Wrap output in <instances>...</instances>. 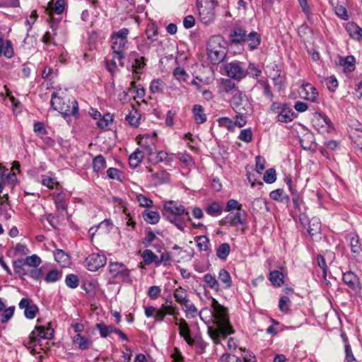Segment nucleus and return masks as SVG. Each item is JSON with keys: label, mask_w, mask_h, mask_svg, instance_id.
<instances>
[{"label": "nucleus", "mask_w": 362, "mask_h": 362, "mask_svg": "<svg viewBox=\"0 0 362 362\" xmlns=\"http://www.w3.org/2000/svg\"><path fill=\"white\" fill-rule=\"evenodd\" d=\"M211 307L215 321L212 326H208L207 333L213 341L218 344L220 343L221 338L226 339L234 331L229 322L228 309L214 298L212 300Z\"/></svg>", "instance_id": "obj_1"}, {"label": "nucleus", "mask_w": 362, "mask_h": 362, "mask_svg": "<svg viewBox=\"0 0 362 362\" xmlns=\"http://www.w3.org/2000/svg\"><path fill=\"white\" fill-rule=\"evenodd\" d=\"M207 57L214 65L221 63L227 54L226 42L221 35L211 36L206 44Z\"/></svg>", "instance_id": "obj_2"}, {"label": "nucleus", "mask_w": 362, "mask_h": 362, "mask_svg": "<svg viewBox=\"0 0 362 362\" xmlns=\"http://www.w3.org/2000/svg\"><path fill=\"white\" fill-rule=\"evenodd\" d=\"M50 103L53 109L59 112L64 118L70 115L78 117V104L76 100L62 98L58 96L56 93H53Z\"/></svg>", "instance_id": "obj_3"}, {"label": "nucleus", "mask_w": 362, "mask_h": 362, "mask_svg": "<svg viewBox=\"0 0 362 362\" xmlns=\"http://www.w3.org/2000/svg\"><path fill=\"white\" fill-rule=\"evenodd\" d=\"M129 33V30L124 28L113 33L111 37L112 49L115 55L117 56L118 63L121 66H124V50L128 42L127 35Z\"/></svg>", "instance_id": "obj_4"}, {"label": "nucleus", "mask_w": 362, "mask_h": 362, "mask_svg": "<svg viewBox=\"0 0 362 362\" xmlns=\"http://www.w3.org/2000/svg\"><path fill=\"white\" fill-rule=\"evenodd\" d=\"M230 105L236 113L240 115H250L253 110L248 98L239 90H235L232 93Z\"/></svg>", "instance_id": "obj_5"}, {"label": "nucleus", "mask_w": 362, "mask_h": 362, "mask_svg": "<svg viewBox=\"0 0 362 362\" xmlns=\"http://www.w3.org/2000/svg\"><path fill=\"white\" fill-rule=\"evenodd\" d=\"M53 337L54 329L50 326L36 325L24 345L30 349L39 344L41 339H51Z\"/></svg>", "instance_id": "obj_6"}, {"label": "nucleus", "mask_w": 362, "mask_h": 362, "mask_svg": "<svg viewBox=\"0 0 362 362\" xmlns=\"http://www.w3.org/2000/svg\"><path fill=\"white\" fill-rule=\"evenodd\" d=\"M227 2L228 0H209L206 1L204 5L198 6L200 21L206 25L212 23L215 19L216 6L221 3L224 6Z\"/></svg>", "instance_id": "obj_7"}, {"label": "nucleus", "mask_w": 362, "mask_h": 362, "mask_svg": "<svg viewBox=\"0 0 362 362\" xmlns=\"http://www.w3.org/2000/svg\"><path fill=\"white\" fill-rule=\"evenodd\" d=\"M167 214L170 216H181L185 214L187 216V220L191 221L189 216V211L186 210L182 204H179L177 202L169 200L164 203L163 215Z\"/></svg>", "instance_id": "obj_8"}, {"label": "nucleus", "mask_w": 362, "mask_h": 362, "mask_svg": "<svg viewBox=\"0 0 362 362\" xmlns=\"http://www.w3.org/2000/svg\"><path fill=\"white\" fill-rule=\"evenodd\" d=\"M107 262V258L103 254L93 253L87 257L85 263L89 271L95 272L103 267Z\"/></svg>", "instance_id": "obj_9"}, {"label": "nucleus", "mask_w": 362, "mask_h": 362, "mask_svg": "<svg viewBox=\"0 0 362 362\" xmlns=\"http://www.w3.org/2000/svg\"><path fill=\"white\" fill-rule=\"evenodd\" d=\"M243 63L239 62H230L226 66L228 76L235 80L240 81L247 75Z\"/></svg>", "instance_id": "obj_10"}, {"label": "nucleus", "mask_w": 362, "mask_h": 362, "mask_svg": "<svg viewBox=\"0 0 362 362\" xmlns=\"http://www.w3.org/2000/svg\"><path fill=\"white\" fill-rule=\"evenodd\" d=\"M19 308L24 310V315L27 319H34L39 311L38 307L31 299L23 298L18 304Z\"/></svg>", "instance_id": "obj_11"}, {"label": "nucleus", "mask_w": 362, "mask_h": 362, "mask_svg": "<svg viewBox=\"0 0 362 362\" xmlns=\"http://www.w3.org/2000/svg\"><path fill=\"white\" fill-rule=\"evenodd\" d=\"M175 325L179 327V334L185 341L189 346L194 344V340L191 337V330L189 327L187 322L184 319H178L177 317H174Z\"/></svg>", "instance_id": "obj_12"}, {"label": "nucleus", "mask_w": 362, "mask_h": 362, "mask_svg": "<svg viewBox=\"0 0 362 362\" xmlns=\"http://www.w3.org/2000/svg\"><path fill=\"white\" fill-rule=\"evenodd\" d=\"M176 314L177 307L172 305V302H170V305L163 304L159 309H156L154 318L157 322H162L167 315H173L175 317H177Z\"/></svg>", "instance_id": "obj_13"}, {"label": "nucleus", "mask_w": 362, "mask_h": 362, "mask_svg": "<svg viewBox=\"0 0 362 362\" xmlns=\"http://www.w3.org/2000/svg\"><path fill=\"white\" fill-rule=\"evenodd\" d=\"M109 272L113 278L122 276L128 278L129 276V270L123 264L118 262H111L108 266Z\"/></svg>", "instance_id": "obj_14"}, {"label": "nucleus", "mask_w": 362, "mask_h": 362, "mask_svg": "<svg viewBox=\"0 0 362 362\" xmlns=\"http://www.w3.org/2000/svg\"><path fill=\"white\" fill-rule=\"evenodd\" d=\"M346 240L349 241L351 252L355 257L362 255V244L359 237L356 234L349 233L346 236Z\"/></svg>", "instance_id": "obj_15"}, {"label": "nucleus", "mask_w": 362, "mask_h": 362, "mask_svg": "<svg viewBox=\"0 0 362 362\" xmlns=\"http://www.w3.org/2000/svg\"><path fill=\"white\" fill-rule=\"evenodd\" d=\"M286 275V273L282 270H273L269 272V280L273 286L280 287L284 284Z\"/></svg>", "instance_id": "obj_16"}, {"label": "nucleus", "mask_w": 362, "mask_h": 362, "mask_svg": "<svg viewBox=\"0 0 362 362\" xmlns=\"http://www.w3.org/2000/svg\"><path fill=\"white\" fill-rule=\"evenodd\" d=\"M343 281L354 291H357L360 288L359 279L352 272H347L343 274Z\"/></svg>", "instance_id": "obj_17"}, {"label": "nucleus", "mask_w": 362, "mask_h": 362, "mask_svg": "<svg viewBox=\"0 0 362 362\" xmlns=\"http://www.w3.org/2000/svg\"><path fill=\"white\" fill-rule=\"evenodd\" d=\"M73 342L81 350H87L93 344V341L90 339L79 333L74 337Z\"/></svg>", "instance_id": "obj_18"}, {"label": "nucleus", "mask_w": 362, "mask_h": 362, "mask_svg": "<svg viewBox=\"0 0 362 362\" xmlns=\"http://www.w3.org/2000/svg\"><path fill=\"white\" fill-rule=\"evenodd\" d=\"M346 30L352 39L362 40V28L356 23L349 22L346 24Z\"/></svg>", "instance_id": "obj_19"}, {"label": "nucleus", "mask_w": 362, "mask_h": 362, "mask_svg": "<svg viewBox=\"0 0 362 362\" xmlns=\"http://www.w3.org/2000/svg\"><path fill=\"white\" fill-rule=\"evenodd\" d=\"M4 54L6 58L10 59L13 55L12 43L8 40H4L0 37V57Z\"/></svg>", "instance_id": "obj_20"}, {"label": "nucleus", "mask_w": 362, "mask_h": 362, "mask_svg": "<svg viewBox=\"0 0 362 362\" xmlns=\"http://www.w3.org/2000/svg\"><path fill=\"white\" fill-rule=\"evenodd\" d=\"M54 259L63 267H68L71 263L70 256L65 251L57 249L54 252Z\"/></svg>", "instance_id": "obj_21"}, {"label": "nucleus", "mask_w": 362, "mask_h": 362, "mask_svg": "<svg viewBox=\"0 0 362 362\" xmlns=\"http://www.w3.org/2000/svg\"><path fill=\"white\" fill-rule=\"evenodd\" d=\"M294 116L295 112L286 105L281 112L276 115V119L280 122L288 123L293 119Z\"/></svg>", "instance_id": "obj_22"}, {"label": "nucleus", "mask_w": 362, "mask_h": 362, "mask_svg": "<svg viewBox=\"0 0 362 362\" xmlns=\"http://www.w3.org/2000/svg\"><path fill=\"white\" fill-rule=\"evenodd\" d=\"M250 50L257 49L261 43V36L257 32L252 31L246 35V41Z\"/></svg>", "instance_id": "obj_23"}, {"label": "nucleus", "mask_w": 362, "mask_h": 362, "mask_svg": "<svg viewBox=\"0 0 362 362\" xmlns=\"http://www.w3.org/2000/svg\"><path fill=\"white\" fill-rule=\"evenodd\" d=\"M303 91L305 92V99L311 102H317L318 92L316 88L310 83L302 85Z\"/></svg>", "instance_id": "obj_24"}, {"label": "nucleus", "mask_w": 362, "mask_h": 362, "mask_svg": "<svg viewBox=\"0 0 362 362\" xmlns=\"http://www.w3.org/2000/svg\"><path fill=\"white\" fill-rule=\"evenodd\" d=\"M192 113L197 124H203L206 121V115L204 113V107L201 105H194L192 108Z\"/></svg>", "instance_id": "obj_25"}, {"label": "nucleus", "mask_w": 362, "mask_h": 362, "mask_svg": "<svg viewBox=\"0 0 362 362\" xmlns=\"http://www.w3.org/2000/svg\"><path fill=\"white\" fill-rule=\"evenodd\" d=\"M246 31L240 28H235L230 34V40L233 43L240 44L246 41Z\"/></svg>", "instance_id": "obj_26"}, {"label": "nucleus", "mask_w": 362, "mask_h": 362, "mask_svg": "<svg viewBox=\"0 0 362 362\" xmlns=\"http://www.w3.org/2000/svg\"><path fill=\"white\" fill-rule=\"evenodd\" d=\"M247 214L245 211L239 209L235 216L230 218L229 223L231 226H237L238 225L247 224Z\"/></svg>", "instance_id": "obj_27"}, {"label": "nucleus", "mask_w": 362, "mask_h": 362, "mask_svg": "<svg viewBox=\"0 0 362 362\" xmlns=\"http://www.w3.org/2000/svg\"><path fill=\"white\" fill-rule=\"evenodd\" d=\"M13 267L15 272L21 277L23 278L24 276H27L30 269L27 268L24 260L22 259H18L13 261Z\"/></svg>", "instance_id": "obj_28"}, {"label": "nucleus", "mask_w": 362, "mask_h": 362, "mask_svg": "<svg viewBox=\"0 0 362 362\" xmlns=\"http://www.w3.org/2000/svg\"><path fill=\"white\" fill-rule=\"evenodd\" d=\"M96 329L99 331L100 335L103 338H106L111 334L115 333L116 327L112 325H107L104 322L96 324Z\"/></svg>", "instance_id": "obj_29"}, {"label": "nucleus", "mask_w": 362, "mask_h": 362, "mask_svg": "<svg viewBox=\"0 0 362 362\" xmlns=\"http://www.w3.org/2000/svg\"><path fill=\"white\" fill-rule=\"evenodd\" d=\"M142 216L144 220L150 224H156L158 223L160 218V214L158 211L149 210H145L142 213Z\"/></svg>", "instance_id": "obj_30"}, {"label": "nucleus", "mask_w": 362, "mask_h": 362, "mask_svg": "<svg viewBox=\"0 0 362 362\" xmlns=\"http://www.w3.org/2000/svg\"><path fill=\"white\" fill-rule=\"evenodd\" d=\"M141 115L137 110L132 109L128 115H126L125 119L128 122L129 125L134 127H137L139 124Z\"/></svg>", "instance_id": "obj_31"}, {"label": "nucleus", "mask_w": 362, "mask_h": 362, "mask_svg": "<svg viewBox=\"0 0 362 362\" xmlns=\"http://www.w3.org/2000/svg\"><path fill=\"white\" fill-rule=\"evenodd\" d=\"M321 231V223L317 218H313L310 222L308 228V233L313 237L315 235L319 234Z\"/></svg>", "instance_id": "obj_32"}, {"label": "nucleus", "mask_w": 362, "mask_h": 362, "mask_svg": "<svg viewBox=\"0 0 362 362\" xmlns=\"http://www.w3.org/2000/svg\"><path fill=\"white\" fill-rule=\"evenodd\" d=\"M218 279L223 284V288H230L232 286V279L229 272L225 269H221L218 272Z\"/></svg>", "instance_id": "obj_33"}, {"label": "nucleus", "mask_w": 362, "mask_h": 362, "mask_svg": "<svg viewBox=\"0 0 362 362\" xmlns=\"http://www.w3.org/2000/svg\"><path fill=\"white\" fill-rule=\"evenodd\" d=\"M144 158V155L141 151L137 148L134 153H132L129 158V165L135 168H136L142 161Z\"/></svg>", "instance_id": "obj_34"}, {"label": "nucleus", "mask_w": 362, "mask_h": 362, "mask_svg": "<svg viewBox=\"0 0 362 362\" xmlns=\"http://www.w3.org/2000/svg\"><path fill=\"white\" fill-rule=\"evenodd\" d=\"M312 122L314 127L320 124L321 126L325 124L327 127H330L332 124L331 120L329 119V117L322 113H315L312 119Z\"/></svg>", "instance_id": "obj_35"}, {"label": "nucleus", "mask_w": 362, "mask_h": 362, "mask_svg": "<svg viewBox=\"0 0 362 362\" xmlns=\"http://www.w3.org/2000/svg\"><path fill=\"white\" fill-rule=\"evenodd\" d=\"M173 296L175 301L180 305L187 303L188 298L187 291L182 286H179L175 290Z\"/></svg>", "instance_id": "obj_36"}, {"label": "nucleus", "mask_w": 362, "mask_h": 362, "mask_svg": "<svg viewBox=\"0 0 362 362\" xmlns=\"http://www.w3.org/2000/svg\"><path fill=\"white\" fill-rule=\"evenodd\" d=\"M203 280L208 287L210 288L218 291H219V283L216 280L214 276L210 273L204 274Z\"/></svg>", "instance_id": "obj_37"}, {"label": "nucleus", "mask_w": 362, "mask_h": 362, "mask_svg": "<svg viewBox=\"0 0 362 362\" xmlns=\"http://www.w3.org/2000/svg\"><path fill=\"white\" fill-rule=\"evenodd\" d=\"M106 168V160L103 156L98 155L93 160V168L94 172L98 173Z\"/></svg>", "instance_id": "obj_38"}, {"label": "nucleus", "mask_w": 362, "mask_h": 362, "mask_svg": "<svg viewBox=\"0 0 362 362\" xmlns=\"http://www.w3.org/2000/svg\"><path fill=\"white\" fill-rule=\"evenodd\" d=\"M230 252V246L228 243H221L216 250V256L222 260L226 259Z\"/></svg>", "instance_id": "obj_39"}, {"label": "nucleus", "mask_w": 362, "mask_h": 362, "mask_svg": "<svg viewBox=\"0 0 362 362\" xmlns=\"http://www.w3.org/2000/svg\"><path fill=\"white\" fill-rule=\"evenodd\" d=\"M141 256L145 264L149 265L151 264L152 263H154L155 265L156 266L158 256L156 254H154L152 250L149 249L145 250L143 252Z\"/></svg>", "instance_id": "obj_40"}, {"label": "nucleus", "mask_w": 362, "mask_h": 362, "mask_svg": "<svg viewBox=\"0 0 362 362\" xmlns=\"http://www.w3.org/2000/svg\"><path fill=\"white\" fill-rule=\"evenodd\" d=\"M156 163H164L166 165H171L173 161V154H168L167 152L160 151L157 153Z\"/></svg>", "instance_id": "obj_41"}, {"label": "nucleus", "mask_w": 362, "mask_h": 362, "mask_svg": "<svg viewBox=\"0 0 362 362\" xmlns=\"http://www.w3.org/2000/svg\"><path fill=\"white\" fill-rule=\"evenodd\" d=\"M269 196L273 200L281 202H284V201L288 202L289 200L288 196L285 194L284 191L282 189H277L272 191Z\"/></svg>", "instance_id": "obj_42"}, {"label": "nucleus", "mask_w": 362, "mask_h": 362, "mask_svg": "<svg viewBox=\"0 0 362 362\" xmlns=\"http://www.w3.org/2000/svg\"><path fill=\"white\" fill-rule=\"evenodd\" d=\"M194 240L197 244L200 251H207L209 249V240L205 235H199L194 238Z\"/></svg>", "instance_id": "obj_43"}, {"label": "nucleus", "mask_w": 362, "mask_h": 362, "mask_svg": "<svg viewBox=\"0 0 362 362\" xmlns=\"http://www.w3.org/2000/svg\"><path fill=\"white\" fill-rule=\"evenodd\" d=\"M339 63L348 71H351L354 69L355 58L350 55L346 58H341Z\"/></svg>", "instance_id": "obj_44"}, {"label": "nucleus", "mask_w": 362, "mask_h": 362, "mask_svg": "<svg viewBox=\"0 0 362 362\" xmlns=\"http://www.w3.org/2000/svg\"><path fill=\"white\" fill-rule=\"evenodd\" d=\"M22 260H24V262L27 267H30L33 268L37 267L42 262L40 257H38L37 255L28 256L25 259H22Z\"/></svg>", "instance_id": "obj_45"}, {"label": "nucleus", "mask_w": 362, "mask_h": 362, "mask_svg": "<svg viewBox=\"0 0 362 362\" xmlns=\"http://www.w3.org/2000/svg\"><path fill=\"white\" fill-rule=\"evenodd\" d=\"M54 201L56 207L58 210L61 209L66 211L67 208L66 202L64 199V194L62 193H58L54 195Z\"/></svg>", "instance_id": "obj_46"}, {"label": "nucleus", "mask_w": 362, "mask_h": 362, "mask_svg": "<svg viewBox=\"0 0 362 362\" xmlns=\"http://www.w3.org/2000/svg\"><path fill=\"white\" fill-rule=\"evenodd\" d=\"M165 218L170 223L175 226L178 229L183 230L185 227V222L180 216H170L164 214Z\"/></svg>", "instance_id": "obj_47"}, {"label": "nucleus", "mask_w": 362, "mask_h": 362, "mask_svg": "<svg viewBox=\"0 0 362 362\" xmlns=\"http://www.w3.org/2000/svg\"><path fill=\"white\" fill-rule=\"evenodd\" d=\"M181 305L185 307L184 310L187 317H194L197 316L198 310L193 303H190L189 299L187 300V303H182Z\"/></svg>", "instance_id": "obj_48"}, {"label": "nucleus", "mask_w": 362, "mask_h": 362, "mask_svg": "<svg viewBox=\"0 0 362 362\" xmlns=\"http://www.w3.org/2000/svg\"><path fill=\"white\" fill-rule=\"evenodd\" d=\"M291 300L287 296H281L279 302V310L284 313H288L290 310Z\"/></svg>", "instance_id": "obj_49"}, {"label": "nucleus", "mask_w": 362, "mask_h": 362, "mask_svg": "<svg viewBox=\"0 0 362 362\" xmlns=\"http://www.w3.org/2000/svg\"><path fill=\"white\" fill-rule=\"evenodd\" d=\"M62 272L57 269H52L47 274L45 281L47 283L55 282L62 277Z\"/></svg>", "instance_id": "obj_50"}, {"label": "nucleus", "mask_w": 362, "mask_h": 362, "mask_svg": "<svg viewBox=\"0 0 362 362\" xmlns=\"http://www.w3.org/2000/svg\"><path fill=\"white\" fill-rule=\"evenodd\" d=\"M152 177L158 180V184L165 183L170 181V174L165 170H161L158 173H153Z\"/></svg>", "instance_id": "obj_51"}, {"label": "nucleus", "mask_w": 362, "mask_h": 362, "mask_svg": "<svg viewBox=\"0 0 362 362\" xmlns=\"http://www.w3.org/2000/svg\"><path fill=\"white\" fill-rule=\"evenodd\" d=\"M78 278L74 274H68L65 278V284L70 288H76L78 286Z\"/></svg>", "instance_id": "obj_52"}, {"label": "nucleus", "mask_w": 362, "mask_h": 362, "mask_svg": "<svg viewBox=\"0 0 362 362\" xmlns=\"http://www.w3.org/2000/svg\"><path fill=\"white\" fill-rule=\"evenodd\" d=\"M145 66V58L144 57L136 56L132 64L134 72L136 74L140 73Z\"/></svg>", "instance_id": "obj_53"}, {"label": "nucleus", "mask_w": 362, "mask_h": 362, "mask_svg": "<svg viewBox=\"0 0 362 362\" xmlns=\"http://www.w3.org/2000/svg\"><path fill=\"white\" fill-rule=\"evenodd\" d=\"M263 180L266 183H274L276 180V170L274 168H269L265 171Z\"/></svg>", "instance_id": "obj_54"}, {"label": "nucleus", "mask_w": 362, "mask_h": 362, "mask_svg": "<svg viewBox=\"0 0 362 362\" xmlns=\"http://www.w3.org/2000/svg\"><path fill=\"white\" fill-rule=\"evenodd\" d=\"M83 289L90 296H94L95 295L96 283L94 281H86L83 286Z\"/></svg>", "instance_id": "obj_55"}, {"label": "nucleus", "mask_w": 362, "mask_h": 362, "mask_svg": "<svg viewBox=\"0 0 362 362\" xmlns=\"http://www.w3.org/2000/svg\"><path fill=\"white\" fill-rule=\"evenodd\" d=\"M206 212L211 216L218 215L221 212V206L217 202H213L206 207Z\"/></svg>", "instance_id": "obj_56"}, {"label": "nucleus", "mask_w": 362, "mask_h": 362, "mask_svg": "<svg viewBox=\"0 0 362 362\" xmlns=\"http://www.w3.org/2000/svg\"><path fill=\"white\" fill-rule=\"evenodd\" d=\"M33 131L37 136L40 137H42L47 134V131L46 130L44 124L41 122H35L34 123Z\"/></svg>", "instance_id": "obj_57"}, {"label": "nucleus", "mask_w": 362, "mask_h": 362, "mask_svg": "<svg viewBox=\"0 0 362 362\" xmlns=\"http://www.w3.org/2000/svg\"><path fill=\"white\" fill-rule=\"evenodd\" d=\"M239 139L246 143H250L252 140V132L250 128L241 130L238 136Z\"/></svg>", "instance_id": "obj_58"}, {"label": "nucleus", "mask_w": 362, "mask_h": 362, "mask_svg": "<svg viewBox=\"0 0 362 362\" xmlns=\"http://www.w3.org/2000/svg\"><path fill=\"white\" fill-rule=\"evenodd\" d=\"M173 75L177 80L180 81H186L189 75L187 74L185 70L180 67H177L173 71Z\"/></svg>", "instance_id": "obj_59"}, {"label": "nucleus", "mask_w": 362, "mask_h": 362, "mask_svg": "<svg viewBox=\"0 0 362 362\" xmlns=\"http://www.w3.org/2000/svg\"><path fill=\"white\" fill-rule=\"evenodd\" d=\"M163 88V82L160 79H153L150 84V90L153 93H159Z\"/></svg>", "instance_id": "obj_60"}, {"label": "nucleus", "mask_w": 362, "mask_h": 362, "mask_svg": "<svg viewBox=\"0 0 362 362\" xmlns=\"http://www.w3.org/2000/svg\"><path fill=\"white\" fill-rule=\"evenodd\" d=\"M325 85L327 86V88L329 90H330L331 92H334L335 91L336 88H337L338 86V82H337V78L332 76H329V77H327L325 80Z\"/></svg>", "instance_id": "obj_61"}, {"label": "nucleus", "mask_w": 362, "mask_h": 362, "mask_svg": "<svg viewBox=\"0 0 362 362\" xmlns=\"http://www.w3.org/2000/svg\"><path fill=\"white\" fill-rule=\"evenodd\" d=\"M14 311L15 306H10L8 308L4 309L1 315V322H6L9 320L13 317Z\"/></svg>", "instance_id": "obj_62"}, {"label": "nucleus", "mask_w": 362, "mask_h": 362, "mask_svg": "<svg viewBox=\"0 0 362 362\" xmlns=\"http://www.w3.org/2000/svg\"><path fill=\"white\" fill-rule=\"evenodd\" d=\"M246 71L247 75L256 78L260 76L262 71L252 63H250Z\"/></svg>", "instance_id": "obj_63"}, {"label": "nucleus", "mask_w": 362, "mask_h": 362, "mask_svg": "<svg viewBox=\"0 0 362 362\" xmlns=\"http://www.w3.org/2000/svg\"><path fill=\"white\" fill-rule=\"evenodd\" d=\"M136 199L141 206L151 207L153 205V201L141 194L137 195Z\"/></svg>", "instance_id": "obj_64"}]
</instances>
